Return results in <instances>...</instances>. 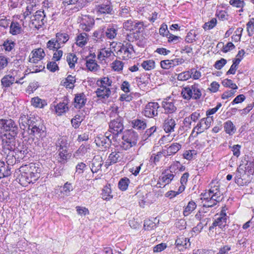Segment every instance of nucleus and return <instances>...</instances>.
<instances>
[{"label": "nucleus", "instance_id": "obj_43", "mask_svg": "<svg viewBox=\"0 0 254 254\" xmlns=\"http://www.w3.org/2000/svg\"><path fill=\"white\" fill-rule=\"evenodd\" d=\"M10 169L8 165H6L4 162V165L0 169V179L10 176L11 175Z\"/></svg>", "mask_w": 254, "mask_h": 254}, {"label": "nucleus", "instance_id": "obj_41", "mask_svg": "<svg viewBox=\"0 0 254 254\" xmlns=\"http://www.w3.org/2000/svg\"><path fill=\"white\" fill-rule=\"evenodd\" d=\"M131 123L133 128L137 129H143L146 127L145 121L140 119L134 120Z\"/></svg>", "mask_w": 254, "mask_h": 254}, {"label": "nucleus", "instance_id": "obj_50", "mask_svg": "<svg viewBox=\"0 0 254 254\" xmlns=\"http://www.w3.org/2000/svg\"><path fill=\"white\" fill-rule=\"evenodd\" d=\"M143 26L144 23L142 21L134 20V22L133 24L132 32H134V31L135 30L136 33H140L143 30Z\"/></svg>", "mask_w": 254, "mask_h": 254}, {"label": "nucleus", "instance_id": "obj_15", "mask_svg": "<svg viewBox=\"0 0 254 254\" xmlns=\"http://www.w3.org/2000/svg\"><path fill=\"white\" fill-rule=\"evenodd\" d=\"M161 105L164 110L165 114H173L177 110V107L175 105V101L171 98L165 99L162 102Z\"/></svg>", "mask_w": 254, "mask_h": 254}, {"label": "nucleus", "instance_id": "obj_51", "mask_svg": "<svg viewBox=\"0 0 254 254\" xmlns=\"http://www.w3.org/2000/svg\"><path fill=\"white\" fill-rule=\"evenodd\" d=\"M217 24V19L213 18L211 20L205 22L203 26L205 30H210L213 28Z\"/></svg>", "mask_w": 254, "mask_h": 254}, {"label": "nucleus", "instance_id": "obj_8", "mask_svg": "<svg viewBox=\"0 0 254 254\" xmlns=\"http://www.w3.org/2000/svg\"><path fill=\"white\" fill-rule=\"evenodd\" d=\"M134 52L132 45L129 42H124L117 54L121 56L123 60H126L131 58Z\"/></svg>", "mask_w": 254, "mask_h": 254}, {"label": "nucleus", "instance_id": "obj_46", "mask_svg": "<svg viewBox=\"0 0 254 254\" xmlns=\"http://www.w3.org/2000/svg\"><path fill=\"white\" fill-rule=\"evenodd\" d=\"M62 46H59L55 38H52L47 43V48L50 50L55 51L59 49Z\"/></svg>", "mask_w": 254, "mask_h": 254}, {"label": "nucleus", "instance_id": "obj_45", "mask_svg": "<svg viewBox=\"0 0 254 254\" xmlns=\"http://www.w3.org/2000/svg\"><path fill=\"white\" fill-rule=\"evenodd\" d=\"M141 66L146 70H150L155 67V62L152 60L144 61L141 64Z\"/></svg>", "mask_w": 254, "mask_h": 254}, {"label": "nucleus", "instance_id": "obj_9", "mask_svg": "<svg viewBox=\"0 0 254 254\" xmlns=\"http://www.w3.org/2000/svg\"><path fill=\"white\" fill-rule=\"evenodd\" d=\"M159 108L160 106L157 102H149L145 105L142 113L146 117L153 118L158 116Z\"/></svg>", "mask_w": 254, "mask_h": 254}, {"label": "nucleus", "instance_id": "obj_12", "mask_svg": "<svg viewBox=\"0 0 254 254\" xmlns=\"http://www.w3.org/2000/svg\"><path fill=\"white\" fill-rule=\"evenodd\" d=\"M97 144L99 146H102L104 148H109L112 143V141H116L117 138L110 133V132H106L104 135L98 137Z\"/></svg>", "mask_w": 254, "mask_h": 254}, {"label": "nucleus", "instance_id": "obj_49", "mask_svg": "<svg viewBox=\"0 0 254 254\" xmlns=\"http://www.w3.org/2000/svg\"><path fill=\"white\" fill-rule=\"evenodd\" d=\"M163 153H164L163 149L161 151L157 152L156 154H153L150 158V162L156 165V163L159 162L162 156H164Z\"/></svg>", "mask_w": 254, "mask_h": 254}, {"label": "nucleus", "instance_id": "obj_30", "mask_svg": "<svg viewBox=\"0 0 254 254\" xmlns=\"http://www.w3.org/2000/svg\"><path fill=\"white\" fill-rule=\"evenodd\" d=\"M69 36L65 33H58L56 35V40L58 43L59 46H63V45L69 40Z\"/></svg>", "mask_w": 254, "mask_h": 254}, {"label": "nucleus", "instance_id": "obj_36", "mask_svg": "<svg viewBox=\"0 0 254 254\" xmlns=\"http://www.w3.org/2000/svg\"><path fill=\"white\" fill-rule=\"evenodd\" d=\"M196 207V204L193 200H190L185 207L183 214L185 216L189 215Z\"/></svg>", "mask_w": 254, "mask_h": 254}, {"label": "nucleus", "instance_id": "obj_37", "mask_svg": "<svg viewBox=\"0 0 254 254\" xmlns=\"http://www.w3.org/2000/svg\"><path fill=\"white\" fill-rule=\"evenodd\" d=\"M67 102H60L55 107L56 112L58 115H61L68 110Z\"/></svg>", "mask_w": 254, "mask_h": 254}, {"label": "nucleus", "instance_id": "obj_16", "mask_svg": "<svg viewBox=\"0 0 254 254\" xmlns=\"http://www.w3.org/2000/svg\"><path fill=\"white\" fill-rule=\"evenodd\" d=\"M96 10L98 12L101 14L112 15L114 13L113 6L110 1H107L105 3L96 5Z\"/></svg>", "mask_w": 254, "mask_h": 254}, {"label": "nucleus", "instance_id": "obj_31", "mask_svg": "<svg viewBox=\"0 0 254 254\" xmlns=\"http://www.w3.org/2000/svg\"><path fill=\"white\" fill-rule=\"evenodd\" d=\"M75 82V76L69 75L64 79L61 82L62 85L66 88L72 89L74 85V83Z\"/></svg>", "mask_w": 254, "mask_h": 254}, {"label": "nucleus", "instance_id": "obj_53", "mask_svg": "<svg viewBox=\"0 0 254 254\" xmlns=\"http://www.w3.org/2000/svg\"><path fill=\"white\" fill-rule=\"evenodd\" d=\"M102 198L104 200H109L110 198H112L111 195V190L108 187L106 186L102 190Z\"/></svg>", "mask_w": 254, "mask_h": 254}, {"label": "nucleus", "instance_id": "obj_33", "mask_svg": "<svg viewBox=\"0 0 254 254\" xmlns=\"http://www.w3.org/2000/svg\"><path fill=\"white\" fill-rule=\"evenodd\" d=\"M15 81V77L11 75H6L4 76L1 80V85L5 87H8Z\"/></svg>", "mask_w": 254, "mask_h": 254}, {"label": "nucleus", "instance_id": "obj_3", "mask_svg": "<svg viewBox=\"0 0 254 254\" xmlns=\"http://www.w3.org/2000/svg\"><path fill=\"white\" fill-rule=\"evenodd\" d=\"M0 130L5 131L1 135V145L4 144L5 141L14 139L18 132V127L16 124L11 119H0Z\"/></svg>", "mask_w": 254, "mask_h": 254}, {"label": "nucleus", "instance_id": "obj_57", "mask_svg": "<svg viewBox=\"0 0 254 254\" xmlns=\"http://www.w3.org/2000/svg\"><path fill=\"white\" fill-rule=\"evenodd\" d=\"M112 82L110 80L109 78L107 77L103 78L100 80L97 81V84L99 87H105L110 86L111 85Z\"/></svg>", "mask_w": 254, "mask_h": 254}, {"label": "nucleus", "instance_id": "obj_24", "mask_svg": "<svg viewBox=\"0 0 254 254\" xmlns=\"http://www.w3.org/2000/svg\"><path fill=\"white\" fill-rule=\"evenodd\" d=\"M105 27H101L95 31L93 34V39L96 42L103 41L105 39Z\"/></svg>", "mask_w": 254, "mask_h": 254}, {"label": "nucleus", "instance_id": "obj_40", "mask_svg": "<svg viewBox=\"0 0 254 254\" xmlns=\"http://www.w3.org/2000/svg\"><path fill=\"white\" fill-rule=\"evenodd\" d=\"M58 162L61 164H65L67 160L70 157V155L67 153V151L60 150L59 151Z\"/></svg>", "mask_w": 254, "mask_h": 254}, {"label": "nucleus", "instance_id": "obj_38", "mask_svg": "<svg viewBox=\"0 0 254 254\" xmlns=\"http://www.w3.org/2000/svg\"><path fill=\"white\" fill-rule=\"evenodd\" d=\"M31 104L35 107L43 108L47 105V102L45 100H42L38 97L32 98Z\"/></svg>", "mask_w": 254, "mask_h": 254}, {"label": "nucleus", "instance_id": "obj_39", "mask_svg": "<svg viewBox=\"0 0 254 254\" xmlns=\"http://www.w3.org/2000/svg\"><path fill=\"white\" fill-rule=\"evenodd\" d=\"M78 58L73 53H69L67 55L66 60L70 68H73L75 64L77 63Z\"/></svg>", "mask_w": 254, "mask_h": 254}, {"label": "nucleus", "instance_id": "obj_34", "mask_svg": "<svg viewBox=\"0 0 254 254\" xmlns=\"http://www.w3.org/2000/svg\"><path fill=\"white\" fill-rule=\"evenodd\" d=\"M225 132L229 135H233L236 131V128L231 121H227L224 124Z\"/></svg>", "mask_w": 254, "mask_h": 254}, {"label": "nucleus", "instance_id": "obj_5", "mask_svg": "<svg viewBox=\"0 0 254 254\" xmlns=\"http://www.w3.org/2000/svg\"><path fill=\"white\" fill-rule=\"evenodd\" d=\"M181 94L184 99L189 100L199 99L202 95L201 90L198 84L188 86L182 89Z\"/></svg>", "mask_w": 254, "mask_h": 254}, {"label": "nucleus", "instance_id": "obj_58", "mask_svg": "<svg viewBox=\"0 0 254 254\" xmlns=\"http://www.w3.org/2000/svg\"><path fill=\"white\" fill-rule=\"evenodd\" d=\"M212 190L214 191V192H216V191H220L218 187H214L213 188H211L210 189H209L208 192L201 194L203 197L204 201L209 200V197H211L212 194H215L214 193H210V191Z\"/></svg>", "mask_w": 254, "mask_h": 254}, {"label": "nucleus", "instance_id": "obj_64", "mask_svg": "<svg viewBox=\"0 0 254 254\" xmlns=\"http://www.w3.org/2000/svg\"><path fill=\"white\" fill-rule=\"evenodd\" d=\"M229 3L232 6L238 8H243L245 5L244 1L241 0H230Z\"/></svg>", "mask_w": 254, "mask_h": 254}, {"label": "nucleus", "instance_id": "obj_54", "mask_svg": "<svg viewBox=\"0 0 254 254\" xmlns=\"http://www.w3.org/2000/svg\"><path fill=\"white\" fill-rule=\"evenodd\" d=\"M134 22V20L132 19L126 20L123 24L124 29H125L126 31L132 32L133 24Z\"/></svg>", "mask_w": 254, "mask_h": 254}, {"label": "nucleus", "instance_id": "obj_61", "mask_svg": "<svg viewBox=\"0 0 254 254\" xmlns=\"http://www.w3.org/2000/svg\"><path fill=\"white\" fill-rule=\"evenodd\" d=\"M191 77V73L189 71H185L178 74L177 78L179 80L185 81Z\"/></svg>", "mask_w": 254, "mask_h": 254}, {"label": "nucleus", "instance_id": "obj_21", "mask_svg": "<svg viewBox=\"0 0 254 254\" xmlns=\"http://www.w3.org/2000/svg\"><path fill=\"white\" fill-rule=\"evenodd\" d=\"M176 125V121L174 119L168 117L165 119L163 123V128L167 133L174 131Z\"/></svg>", "mask_w": 254, "mask_h": 254}, {"label": "nucleus", "instance_id": "obj_56", "mask_svg": "<svg viewBox=\"0 0 254 254\" xmlns=\"http://www.w3.org/2000/svg\"><path fill=\"white\" fill-rule=\"evenodd\" d=\"M156 129L157 127L156 126H153L147 129L144 133L143 137L146 140L152 136L156 132Z\"/></svg>", "mask_w": 254, "mask_h": 254}, {"label": "nucleus", "instance_id": "obj_25", "mask_svg": "<svg viewBox=\"0 0 254 254\" xmlns=\"http://www.w3.org/2000/svg\"><path fill=\"white\" fill-rule=\"evenodd\" d=\"M23 29L21 25L18 22H11L9 27V33L12 35H17L22 34Z\"/></svg>", "mask_w": 254, "mask_h": 254}, {"label": "nucleus", "instance_id": "obj_18", "mask_svg": "<svg viewBox=\"0 0 254 254\" xmlns=\"http://www.w3.org/2000/svg\"><path fill=\"white\" fill-rule=\"evenodd\" d=\"M175 245L180 251H184L190 247V242L189 239L180 236L176 239Z\"/></svg>", "mask_w": 254, "mask_h": 254}, {"label": "nucleus", "instance_id": "obj_35", "mask_svg": "<svg viewBox=\"0 0 254 254\" xmlns=\"http://www.w3.org/2000/svg\"><path fill=\"white\" fill-rule=\"evenodd\" d=\"M117 34V29L114 26H111L105 29V37L106 36L109 39H114Z\"/></svg>", "mask_w": 254, "mask_h": 254}, {"label": "nucleus", "instance_id": "obj_47", "mask_svg": "<svg viewBox=\"0 0 254 254\" xmlns=\"http://www.w3.org/2000/svg\"><path fill=\"white\" fill-rule=\"evenodd\" d=\"M15 45L14 42L11 40L7 39L4 41L2 46L3 49L6 52H10Z\"/></svg>", "mask_w": 254, "mask_h": 254}, {"label": "nucleus", "instance_id": "obj_52", "mask_svg": "<svg viewBox=\"0 0 254 254\" xmlns=\"http://www.w3.org/2000/svg\"><path fill=\"white\" fill-rule=\"evenodd\" d=\"M124 66V63L120 61L116 60L112 64V69L117 71L122 70Z\"/></svg>", "mask_w": 254, "mask_h": 254}, {"label": "nucleus", "instance_id": "obj_13", "mask_svg": "<svg viewBox=\"0 0 254 254\" xmlns=\"http://www.w3.org/2000/svg\"><path fill=\"white\" fill-rule=\"evenodd\" d=\"M227 217L226 214L222 210L219 216L215 219L212 225L209 227V230L213 232V229L216 226H218L222 230L224 229L227 225Z\"/></svg>", "mask_w": 254, "mask_h": 254}, {"label": "nucleus", "instance_id": "obj_1", "mask_svg": "<svg viewBox=\"0 0 254 254\" xmlns=\"http://www.w3.org/2000/svg\"><path fill=\"white\" fill-rule=\"evenodd\" d=\"M1 154L6 156V159L9 161L10 157L14 158L15 160L22 159L28 153V147L24 142L16 141L15 138L6 142L1 145Z\"/></svg>", "mask_w": 254, "mask_h": 254}, {"label": "nucleus", "instance_id": "obj_26", "mask_svg": "<svg viewBox=\"0 0 254 254\" xmlns=\"http://www.w3.org/2000/svg\"><path fill=\"white\" fill-rule=\"evenodd\" d=\"M102 165L103 162L101 157L94 158L91 163V171L93 173H97L101 169Z\"/></svg>", "mask_w": 254, "mask_h": 254}, {"label": "nucleus", "instance_id": "obj_44", "mask_svg": "<svg viewBox=\"0 0 254 254\" xmlns=\"http://www.w3.org/2000/svg\"><path fill=\"white\" fill-rule=\"evenodd\" d=\"M130 183V180L127 177L122 178L118 183V187L122 191L126 190Z\"/></svg>", "mask_w": 254, "mask_h": 254}, {"label": "nucleus", "instance_id": "obj_17", "mask_svg": "<svg viewBox=\"0 0 254 254\" xmlns=\"http://www.w3.org/2000/svg\"><path fill=\"white\" fill-rule=\"evenodd\" d=\"M246 175V171L243 168L239 167L237 168L235 176V182L239 186H244L246 185L247 181H245L244 177Z\"/></svg>", "mask_w": 254, "mask_h": 254}, {"label": "nucleus", "instance_id": "obj_7", "mask_svg": "<svg viewBox=\"0 0 254 254\" xmlns=\"http://www.w3.org/2000/svg\"><path fill=\"white\" fill-rule=\"evenodd\" d=\"M46 22V14L44 10H37L31 17V23L37 29L42 28Z\"/></svg>", "mask_w": 254, "mask_h": 254}, {"label": "nucleus", "instance_id": "obj_23", "mask_svg": "<svg viewBox=\"0 0 254 254\" xmlns=\"http://www.w3.org/2000/svg\"><path fill=\"white\" fill-rule=\"evenodd\" d=\"M182 145L179 143H172L166 149H163L164 156L167 157L176 154L181 148Z\"/></svg>", "mask_w": 254, "mask_h": 254}, {"label": "nucleus", "instance_id": "obj_42", "mask_svg": "<svg viewBox=\"0 0 254 254\" xmlns=\"http://www.w3.org/2000/svg\"><path fill=\"white\" fill-rule=\"evenodd\" d=\"M87 41V34L85 33H82L78 35L76 37V43L79 47L84 46Z\"/></svg>", "mask_w": 254, "mask_h": 254}, {"label": "nucleus", "instance_id": "obj_11", "mask_svg": "<svg viewBox=\"0 0 254 254\" xmlns=\"http://www.w3.org/2000/svg\"><path fill=\"white\" fill-rule=\"evenodd\" d=\"M212 121V117H207L201 119L197 125L194 127L192 133L194 131H196V135H198L204 130L207 129L211 125V121Z\"/></svg>", "mask_w": 254, "mask_h": 254}, {"label": "nucleus", "instance_id": "obj_48", "mask_svg": "<svg viewBox=\"0 0 254 254\" xmlns=\"http://www.w3.org/2000/svg\"><path fill=\"white\" fill-rule=\"evenodd\" d=\"M31 180L27 172L21 174L19 178V181L23 186H27L30 184L32 183Z\"/></svg>", "mask_w": 254, "mask_h": 254}, {"label": "nucleus", "instance_id": "obj_10", "mask_svg": "<svg viewBox=\"0 0 254 254\" xmlns=\"http://www.w3.org/2000/svg\"><path fill=\"white\" fill-rule=\"evenodd\" d=\"M124 156L125 154L123 152L116 151L112 152L110 154L106 162V166H109L117 163L125 162L126 158Z\"/></svg>", "mask_w": 254, "mask_h": 254}, {"label": "nucleus", "instance_id": "obj_55", "mask_svg": "<svg viewBox=\"0 0 254 254\" xmlns=\"http://www.w3.org/2000/svg\"><path fill=\"white\" fill-rule=\"evenodd\" d=\"M222 84L224 86L229 87L233 90L238 89L237 85L235 83H234L233 81L231 79H224L222 82Z\"/></svg>", "mask_w": 254, "mask_h": 254}, {"label": "nucleus", "instance_id": "obj_60", "mask_svg": "<svg viewBox=\"0 0 254 254\" xmlns=\"http://www.w3.org/2000/svg\"><path fill=\"white\" fill-rule=\"evenodd\" d=\"M156 228V224L151 220H145L144 222V228L145 230L149 231Z\"/></svg>", "mask_w": 254, "mask_h": 254}, {"label": "nucleus", "instance_id": "obj_6", "mask_svg": "<svg viewBox=\"0 0 254 254\" xmlns=\"http://www.w3.org/2000/svg\"><path fill=\"white\" fill-rule=\"evenodd\" d=\"M109 130L108 132L110 133L116 138L118 136L119 134L121 133L124 129L123 124V119L120 117L111 120L109 124Z\"/></svg>", "mask_w": 254, "mask_h": 254}, {"label": "nucleus", "instance_id": "obj_22", "mask_svg": "<svg viewBox=\"0 0 254 254\" xmlns=\"http://www.w3.org/2000/svg\"><path fill=\"white\" fill-rule=\"evenodd\" d=\"M175 175L173 174H162V176L159 177L157 185H159V188H164L166 185L169 184L173 180Z\"/></svg>", "mask_w": 254, "mask_h": 254}, {"label": "nucleus", "instance_id": "obj_63", "mask_svg": "<svg viewBox=\"0 0 254 254\" xmlns=\"http://www.w3.org/2000/svg\"><path fill=\"white\" fill-rule=\"evenodd\" d=\"M167 37L168 38L169 43H173L174 44H177L182 40L181 37L175 36L171 33H169V35Z\"/></svg>", "mask_w": 254, "mask_h": 254}, {"label": "nucleus", "instance_id": "obj_20", "mask_svg": "<svg viewBox=\"0 0 254 254\" xmlns=\"http://www.w3.org/2000/svg\"><path fill=\"white\" fill-rule=\"evenodd\" d=\"M87 99L83 93L76 94L75 95L73 105L76 109H81L86 104Z\"/></svg>", "mask_w": 254, "mask_h": 254}, {"label": "nucleus", "instance_id": "obj_32", "mask_svg": "<svg viewBox=\"0 0 254 254\" xmlns=\"http://www.w3.org/2000/svg\"><path fill=\"white\" fill-rule=\"evenodd\" d=\"M86 66L89 70L93 72L97 71L100 68L96 61L91 59L86 60Z\"/></svg>", "mask_w": 254, "mask_h": 254}, {"label": "nucleus", "instance_id": "obj_19", "mask_svg": "<svg viewBox=\"0 0 254 254\" xmlns=\"http://www.w3.org/2000/svg\"><path fill=\"white\" fill-rule=\"evenodd\" d=\"M94 23L95 21L93 18L89 16H85L80 22V27L83 30L88 32L93 28Z\"/></svg>", "mask_w": 254, "mask_h": 254}, {"label": "nucleus", "instance_id": "obj_27", "mask_svg": "<svg viewBox=\"0 0 254 254\" xmlns=\"http://www.w3.org/2000/svg\"><path fill=\"white\" fill-rule=\"evenodd\" d=\"M117 15L122 18H128L131 17V9L129 6H121L117 11Z\"/></svg>", "mask_w": 254, "mask_h": 254}, {"label": "nucleus", "instance_id": "obj_29", "mask_svg": "<svg viewBox=\"0 0 254 254\" xmlns=\"http://www.w3.org/2000/svg\"><path fill=\"white\" fill-rule=\"evenodd\" d=\"M30 171L27 172L31 180L32 183H34L39 177V172L37 171V169H36V166L35 164H30Z\"/></svg>", "mask_w": 254, "mask_h": 254}, {"label": "nucleus", "instance_id": "obj_62", "mask_svg": "<svg viewBox=\"0 0 254 254\" xmlns=\"http://www.w3.org/2000/svg\"><path fill=\"white\" fill-rule=\"evenodd\" d=\"M33 57L38 58L40 60H42L45 56L43 49L40 48L36 49L35 51L32 52Z\"/></svg>", "mask_w": 254, "mask_h": 254}, {"label": "nucleus", "instance_id": "obj_28", "mask_svg": "<svg viewBox=\"0 0 254 254\" xmlns=\"http://www.w3.org/2000/svg\"><path fill=\"white\" fill-rule=\"evenodd\" d=\"M96 93L98 97L106 99L110 96L111 91L108 87H100L97 89Z\"/></svg>", "mask_w": 254, "mask_h": 254}, {"label": "nucleus", "instance_id": "obj_2", "mask_svg": "<svg viewBox=\"0 0 254 254\" xmlns=\"http://www.w3.org/2000/svg\"><path fill=\"white\" fill-rule=\"evenodd\" d=\"M19 123L20 127L23 129L27 128L29 135L38 138L40 137L44 134L43 127L39 117L35 118L22 114L19 119Z\"/></svg>", "mask_w": 254, "mask_h": 254}, {"label": "nucleus", "instance_id": "obj_4", "mask_svg": "<svg viewBox=\"0 0 254 254\" xmlns=\"http://www.w3.org/2000/svg\"><path fill=\"white\" fill-rule=\"evenodd\" d=\"M122 138L121 148L124 150H128L137 146L139 136L134 130L127 129L123 132Z\"/></svg>", "mask_w": 254, "mask_h": 254}, {"label": "nucleus", "instance_id": "obj_14", "mask_svg": "<svg viewBox=\"0 0 254 254\" xmlns=\"http://www.w3.org/2000/svg\"><path fill=\"white\" fill-rule=\"evenodd\" d=\"M210 193H214L212 194L211 197H209V199L207 200H205L203 204V207H212L214 205H216L218 202L221 201L222 199V197L221 195L222 193L221 191H216L214 192V191H211Z\"/></svg>", "mask_w": 254, "mask_h": 254}, {"label": "nucleus", "instance_id": "obj_59", "mask_svg": "<svg viewBox=\"0 0 254 254\" xmlns=\"http://www.w3.org/2000/svg\"><path fill=\"white\" fill-rule=\"evenodd\" d=\"M196 34L193 30H190L188 34L185 38V41L188 43H192L195 41Z\"/></svg>", "mask_w": 254, "mask_h": 254}]
</instances>
